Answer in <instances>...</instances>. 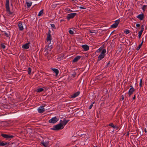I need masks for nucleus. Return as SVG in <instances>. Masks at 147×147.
Returning <instances> with one entry per match:
<instances>
[{"mask_svg": "<svg viewBox=\"0 0 147 147\" xmlns=\"http://www.w3.org/2000/svg\"><path fill=\"white\" fill-rule=\"evenodd\" d=\"M63 128V126L62 124L60 123L55 125H54L53 128H51V129L54 130H57L59 129H61Z\"/></svg>", "mask_w": 147, "mask_h": 147, "instance_id": "f257e3e1", "label": "nucleus"}, {"mask_svg": "<svg viewBox=\"0 0 147 147\" xmlns=\"http://www.w3.org/2000/svg\"><path fill=\"white\" fill-rule=\"evenodd\" d=\"M51 31L50 30H49L47 35V41H49V45L48 47H49L52 46V45H50V44L51 43V41L52 40L51 36Z\"/></svg>", "mask_w": 147, "mask_h": 147, "instance_id": "f03ea898", "label": "nucleus"}, {"mask_svg": "<svg viewBox=\"0 0 147 147\" xmlns=\"http://www.w3.org/2000/svg\"><path fill=\"white\" fill-rule=\"evenodd\" d=\"M106 52V51L105 49L102 50L100 54L98 56V61H100L104 57Z\"/></svg>", "mask_w": 147, "mask_h": 147, "instance_id": "7ed1b4c3", "label": "nucleus"}, {"mask_svg": "<svg viewBox=\"0 0 147 147\" xmlns=\"http://www.w3.org/2000/svg\"><path fill=\"white\" fill-rule=\"evenodd\" d=\"M76 13H71L68 14L66 18L68 20H69L70 19L73 18L76 15Z\"/></svg>", "mask_w": 147, "mask_h": 147, "instance_id": "20e7f679", "label": "nucleus"}, {"mask_svg": "<svg viewBox=\"0 0 147 147\" xmlns=\"http://www.w3.org/2000/svg\"><path fill=\"white\" fill-rule=\"evenodd\" d=\"M5 7L6 8V10L10 14H11L12 13H10L9 7V0H6Z\"/></svg>", "mask_w": 147, "mask_h": 147, "instance_id": "39448f33", "label": "nucleus"}, {"mask_svg": "<svg viewBox=\"0 0 147 147\" xmlns=\"http://www.w3.org/2000/svg\"><path fill=\"white\" fill-rule=\"evenodd\" d=\"M58 119L56 117H53L51 119L49 120V123H54L57 121Z\"/></svg>", "mask_w": 147, "mask_h": 147, "instance_id": "423d86ee", "label": "nucleus"}, {"mask_svg": "<svg viewBox=\"0 0 147 147\" xmlns=\"http://www.w3.org/2000/svg\"><path fill=\"white\" fill-rule=\"evenodd\" d=\"M1 135L3 138L7 139L12 138L14 137V136L13 135H9L6 134H2Z\"/></svg>", "mask_w": 147, "mask_h": 147, "instance_id": "0eeeda50", "label": "nucleus"}, {"mask_svg": "<svg viewBox=\"0 0 147 147\" xmlns=\"http://www.w3.org/2000/svg\"><path fill=\"white\" fill-rule=\"evenodd\" d=\"M120 22V20L119 19L118 20L116 21H115V23L113 24V25H112L111 26V27L113 28H116L119 24V22Z\"/></svg>", "mask_w": 147, "mask_h": 147, "instance_id": "6e6552de", "label": "nucleus"}, {"mask_svg": "<svg viewBox=\"0 0 147 147\" xmlns=\"http://www.w3.org/2000/svg\"><path fill=\"white\" fill-rule=\"evenodd\" d=\"M130 87H131V88L130 89L129 91L128 94L129 96H130L135 90L132 86H131Z\"/></svg>", "mask_w": 147, "mask_h": 147, "instance_id": "1a4fd4ad", "label": "nucleus"}, {"mask_svg": "<svg viewBox=\"0 0 147 147\" xmlns=\"http://www.w3.org/2000/svg\"><path fill=\"white\" fill-rule=\"evenodd\" d=\"M82 57V56H76L73 60V62H77Z\"/></svg>", "mask_w": 147, "mask_h": 147, "instance_id": "9d476101", "label": "nucleus"}, {"mask_svg": "<svg viewBox=\"0 0 147 147\" xmlns=\"http://www.w3.org/2000/svg\"><path fill=\"white\" fill-rule=\"evenodd\" d=\"M82 47L84 51H87L89 49V47L87 45H82Z\"/></svg>", "mask_w": 147, "mask_h": 147, "instance_id": "9b49d317", "label": "nucleus"}, {"mask_svg": "<svg viewBox=\"0 0 147 147\" xmlns=\"http://www.w3.org/2000/svg\"><path fill=\"white\" fill-rule=\"evenodd\" d=\"M42 107H41L38 109V111L39 113H42L44 112L45 109Z\"/></svg>", "mask_w": 147, "mask_h": 147, "instance_id": "f8f14e48", "label": "nucleus"}, {"mask_svg": "<svg viewBox=\"0 0 147 147\" xmlns=\"http://www.w3.org/2000/svg\"><path fill=\"white\" fill-rule=\"evenodd\" d=\"M137 18L140 20H142L144 18V14L143 13L139 14L137 16Z\"/></svg>", "mask_w": 147, "mask_h": 147, "instance_id": "ddd939ff", "label": "nucleus"}, {"mask_svg": "<svg viewBox=\"0 0 147 147\" xmlns=\"http://www.w3.org/2000/svg\"><path fill=\"white\" fill-rule=\"evenodd\" d=\"M49 142H44L42 141L41 142V144H42L45 147H48V146L49 145Z\"/></svg>", "mask_w": 147, "mask_h": 147, "instance_id": "4468645a", "label": "nucleus"}, {"mask_svg": "<svg viewBox=\"0 0 147 147\" xmlns=\"http://www.w3.org/2000/svg\"><path fill=\"white\" fill-rule=\"evenodd\" d=\"M80 92L79 91H78L75 93H74V94H73V95H72L71 96V97L74 98L77 97V96H78L80 94Z\"/></svg>", "mask_w": 147, "mask_h": 147, "instance_id": "2eb2a0df", "label": "nucleus"}, {"mask_svg": "<svg viewBox=\"0 0 147 147\" xmlns=\"http://www.w3.org/2000/svg\"><path fill=\"white\" fill-rule=\"evenodd\" d=\"M29 44H30V43L28 42V43L26 44H25L24 45H23L22 46V48L23 49H28L29 48Z\"/></svg>", "mask_w": 147, "mask_h": 147, "instance_id": "dca6fc26", "label": "nucleus"}, {"mask_svg": "<svg viewBox=\"0 0 147 147\" xmlns=\"http://www.w3.org/2000/svg\"><path fill=\"white\" fill-rule=\"evenodd\" d=\"M18 28H19V30L20 31L22 30H23L24 28L22 23H20L19 24Z\"/></svg>", "mask_w": 147, "mask_h": 147, "instance_id": "f3484780", "label": "nucleus"}, {"mask_svg": "<svg viewBox=\"0 0 147 147\" xmlns=\"http://www.w3.org/2000/svg\"><path fill=\"white\" fill-rule=\"evenodd\" d=\"M52 70L55 73L56 76H57L59 73V71L58 69L55 68L52 69Z\"/></svg>", "mask_w": 147, "mask_h": 147, "instance_id": "a211bd4d", "label": "nucleus"}, {"mask_svg": "<svg viewBox=\"0 0 147 147\" xmlns=\"http://www.w3.org/2000/svg\"><path fill=\"white\" fill-rule=\"evenodd\" d=\"M7 144L8 143L7 142H5V143H4L3 142H1V140H0V146H4Z\"/></svg>", "mask_w": 147, "mask_h": 147, "instance_id": "6ab92c4d", "label": "nucleus"}, {"mask_svg": "<svg viewBox=\"0 0 147 147\" xmlns=\"http://www.w3.org/2000/svg\"><path fill=\"white\" fill-rule=\"evenodd\" d=\"M69 120H66L65 119H63V121L62 125H65L69 121Z\"/></svg>", "mask_w": 147, "mask_h": 147, "instance_id": "aec40b11", "label": "nucleus"}, {"mask_svg": "<svg viewBox=\"0 0 147 147\" xmlns=\"http://www.w3.org/2000/svg\"><path fill=\"white\" fill-rule=\"evenodd\" d=\"M123 1L122 0H119L118 3V5L119 6H121L122 4Z\"/></svg>", "mask_w": 147, "mask_h": 147, "instance_id": "412c9836", "label": "nucleus"}, {"mask_svg": "<svg viewBox=\"0 0 147 147\" xmlns=\"http://www.w3.org/2000/svg\"><path fill=\"white\" fill-rule=\"evenodd\" d=\"M143 31H142V30H141L138 32V37H139V39H140V38Z\"/></svg>", "mask_w": 147, "mask_h": 147, "instance_id": "4be33fe9", "label": "nucleus"}, {"mask_svg": "<svg viewBox=\"0 0 147 147\" xmlns=\"http://www.w3.org/2000/svg\"><path fill=\"white\" fill-rule=\"evenodd\" d=\"M43 13V10H41L40 12L38 14V16H40Z\"/></svg>", "mask_w": 147, "mask_h": 147, "instance_id": "5701e85b", "label": "nucleus"}, {"mask_svg": "<svg viewBox=\"0 0 147 147\" xmlns=\"http://www.w3.org/2000/svg\"><path fill=\"white\" fill-rule=\"evenodd\" d=\"M27 6L28 7H29L32 5V3L26 2Z\"/></svg>", "mask_w": 147, "mask_h": 147, "instance_id": "b1692460", "label": "nucleus"}, {"mask_svg": "<svg viewBox=\"0 0 147 147\" xmlns=\"http://www.w3.org/2000/svg\"><path fill=\"white\" fill-rule=\"evenodd\" d=\"M109 126L112 127L113 128H115L116 127V126H114L113 124V123H111L109 125Z\"/></svg>", "mask_w": 147, "mask_h": 147, "instance_id": "393cba45", "label": "nucleus"}, {"mask_svg": "<svg viewBox=\"0 0 147 147\" xmlns=\"http://www.w3.org/2000/svg\"><path fill=\"white\" fill-rule=\"evenodd\" d=\"M44 89L42 88H39L37 89V92H40L43 91Z\"/></svg>", "mask_w": 147, "mask_h": 147, "instance_id": "a878e982", "label": "nucleus"}, {"mask_svg": "<svg viewBox=\"0 0 147 147\" xmlns=\"http://www.w3.org/2000/svg\"><path fill=\"white\" fill-rule=\"evenodd\" d=\"M102 47L100 48L96 51V52L97 53H100V52L102 51Z\"/></svg>", "mask_w": 147, "mask_h": 147, "instance_id": "bb28decb", "label": "nucleus"}, {"mask_svg": "<svg viewBox=\"0 0 147 147\" xmlns=\"http://www.w3.org/2000/svg\"><path fill=\"white\" fill-rule=\"evenodd\" d=\"M31 69L30 67H28V74H31Z\"/></svg>", "mask_w": 147, "mask_h": 147, "instance_id": "cd10ccee", "label": "nucleus"}, {"mask_svg": "<svg viewBox=\"0 0 147 147\" xmlns=\"http://www.w3.org/2000/svg\"><path fill=\"white\" fill-rule=\"evenodd\" d=\"M147 7L146 5H143L142 7V9L143 10V11H144L145 9H146Z\"/></svg>", "mask_w": 147, "mask_h": 147, "instance_id": "c85d7f7f", "label": "nucleus"}, {"mask_svg": "<svg viewBox=\"0 0 147 147\" xmlns=\"http://www.w3.org/2000/svg\"><path fill=\"white\" fill-rule=\"evenodd\" d=\"M1 47L3 49H5V46L3 43L1 44Z\"/></svg>", "mask_w": 147, "mask_h": 147, "instance_id": "c756f323", "label": "nucleus"}, {"mask_svg": "<svg viewBox=\"0 0 147 147\" xmlns=\"http://www.w3.org/2000/svg\"><path fill=\"white\" fill-rule=\"evenodd\" d=\"M94 102H93L90 105V106H89V108H88L89 109H90L92 108V107L93 106V104H94Z\"/></svg>", "mask_w": 147, "mask_h": 147, "instance_id": "7c9ffc66", "label": "nucleus"}, {"mask_svg": "<svg viewBox=\"0 0 147 147\" xmlns=\"http://www.w3.org/2000/svg\"><path fill=\"white\" fill-rule=\"evenodd\" d=\"M142 79H141L140 81L139 86H140V87H142Z\"/></svg>", "mask_w": 147, "mask_h": 147, "instance_id": "2f4dec72", "label": "nucleus"}, {"mask_svg": "<svg viewBox=\"0 0 147 147\" xmlns=\"http://www.w3.org/2000/svg\"><path fill=\"white\" fill-rule=\"evenodd\" d=\"M142 45H141V44H140L139 45L138 47L137 48H136V50H139V49H140V47H141L142 46Z\"/></svg>", "mask_w": 147, "mask_h": 147, "instance_id": "473e14b6", "label": "nucleus"}, {"mask_svg": "<svg viewBox=\"0 0 147 147\" xmlns=\"http://www.w3.org/2000/svg\"><path fill=\"white\" fill-rule=\"evenodd\" d=\"M110 61H109L108 63H107V64L106 65L105 67L107 68L108 67H109V65L110 64Z\"/></svg>", "mask_w": 147, "mask_h": 147, "instance_id": "72a5a7b5", "label": "nucleus"}, {"mask_svg": "<svg viewBox=\"0 0 147 147\" xmlns=\"http://www.w3.org/2000/svg\"><path fill=\"white\" fill-rule=\"evenodd\" d=\"M69 33L70 34H74L73 31L71 30H69Z\"/></svg>", "mask_w": 147, "mask_h": 147, "instance_id": "f704fd0d", "label": "nucleus"}, {"mask_svg": "<svg viewBox=\"0 0 147 147\" xmlns=\"http://www.w3.org/2000/svg\"><path fill=\"white\" fill-rule=\"evenodd\" d=\"M124 32L126 34H127L129 32V31L128 30H126L125 31H124Z\"/></svg>", "mask_w": 147, "mask_h": 147, "instance_id": "c9c22d12", "label": "nucleus"}, {"mask_svg": "<svg viewBox=\"0 0 147 147\" xmlns=\"http://www.w3.org/2000/svg\"><path fill=\"white\" fill-rule=\"evenodd\" d=\"M65 10L67 11H69L70 12H72V11L69 8H67L65 9Z\"/></svg>", "mask_w": 147, "mask_h": 147, "instance_id": "e433bc0d", "label": "nucleus"}, {"mask_svg": "<svg viewBox=\"0 0 147 147\" xmlns=\"http://www.w3.org/2000/svg\"><path fill=\"white\" fill-rule=\"evenodd\" d=\"M144 25H142L141 26V30H142V31H143L144 30Z\"/></svg>", "mask_w": 147, "mask_h": 147, "instance_id": "4c0bfd02", "label": "nucleus"}, {"mask_svg": "<svg viewBox=\"0 0 147 147\" xmlns=\"http://www.w3.org/2000/svg\"><path fill=\"white\" fill-rule=\"evenodd\" d=\"M51 26L52 28H53L55 29L56 28L55 27V25L54 24H51Z\"/></svg>", "mask_w": 147, "mask_h": 147, "instance_id": "58836bf2", "label": "nucleus"}, {"mask_svg": "<svg viewBox=\"0 0 147 147\" xmlns=\"http://www.w3.org/2000/svg\"><path fill=\"white\" fill-rule=\"evenodd\" d=\"M136 26L137 27H139L140 26V25L139 24H137L136 25Z\"/></svg>", "mask_w": 147, "mask_h": 147, "instance_id": "ea45409f", "label": "nucleus"}, {"mask_svg": "<svg viewBox=\"0 0 147 147\" xmlns=\"http://www.w3.org/2000/svg\"><path fill=\"white\" fill-rule=\"evenodd\" d=\"M4 34H5V36H7V37L8 36V35L7 33L6 32H5L4 33Z\"/></svg>", "mask_w": 147, "mask_h": 147, "instance_id": "a19ab883", "label": "nucleus"}, {"mask_svg": "<svg viewBox=\"0 0 147 147\" xmlns=\"http://www.w3.org/2000/svg\"><path fill=\"white\" fill-rule=\"evenodd\" d=\"M94 31H95V30H90V33H96V32H94Z\"/></svg>", "mask_w": 147, "mask_h": 147, "instance_id": "79ce46f5", "label": "nucleus"}, {"mask_svg": "<svg viewBox=\"0 0 147 147\" xmlns=\"http://www.w3.org/2000/svg\"><path fill=\"white\" fill-rule=\"evenodd\" d=\"M48 52L47 51V52H46V53L45 54V55L46 56H47V55H48Z\"/></svg>", "mask_w": 147, "mask_h": 147, "instance_id": "37998d69", "label": "nucleus"}, {"mask_svg": "<svg viewBox=\"0 0 147 147\" xmlns=\"http://www.w3.org/2000/svg\"><path fill=\"white\" fill-rule=\"evenodd\" d=\"M135 98H136V95L135 94L134 95V97H133L132 99L133 100H135Z\"/></svg>", "mask_w": 147, "mask_h": 147, "instance_id": "c03bdc74", "label": "nucleus"}, {"mask_svg": "<svg viewBox=\"0 0 147 147\" xmlns=\"http://www.w3.org/2000/svg\"><path fill=\"white\" fill-rule=\"evenodd\" d=\"M76 74L75 73V74H72V76H73V77H75L76 76Z\"/></svg>", "mask_w": 147, "mask_h": 147, "instance_id": "a18cd8bd", "label": "nucleus"}, {"mask_svg": "<svg viewBox=\"0 0 147 147\" xmlns=\"http://www.w3.org/2000/svg\"><path fill=\"white\" fill-rule=\"evenodd\" d=\"M143 42H144V41H143V38L142 41L141 43L140 44H141V45H142V44L143 43Z\"/></svg>", "mask_w": 147, "mask_h": 147, "instance_id": "49530a36", "label": "nucleus"}, {"mask_svg": "<svg viewBox=\"0 0 147 147\" xmlns=\"http://www.w3.org/2000/svg\"><path fill=\"white\" fill-rule=\"evenodd\" d=\"M144 131L145 133H146L147 132V129H146V128H145L144 129Z\"/></svg>", "mask_w": 147, "mask_h": 147, "instance_id": "de8ad7c7", "label": "nucleus"}, {"mask_svg": "<svg viewBox=\"0 0 147 147\" xmlns=\"http://www.w3.org/2000/svg\"><path fill=\"white\" fill-rule=\"evenodd\" d=\"M80 9H84L85 8H84V7H80Z\"/></svg>", "mask_w": 147, "mask_h": 147, "instance_id": "09e8293b", "label": "nucleus"}, {"mask_svg": "<svg viewBox=\"0 0 147 147\" xmlns=\"http://www.w3.org/2000/svg\"><path fill=\"white\" fill-rule=\"evenodd\" d=\"M122 98H121V99H122V100H123L124 99V97L123 96V95L122 96Z\"/></svg>", "mask_w": 147, "mask_h": 147, "instance_id": "8fccbe9b", "label": "nucleus"}, {"mask_svg": "<svg viewBox=\"0 0 147 147\" xmlns=\"http://www.w3.org/2000/svg\"><path fill=\"white\" fill-rule=\"evenodd\" d=\"M84 134H81L79 136H84Z\"/></svg>", "mask_w": 147, "mask_h": 147, "instance_id": "3c124183", "label": "nucleus"}, {"mask_svg": "<svg viewBox=\"0 0 147 147\" xmlns=\"http://www.w3.org/2000/svg\"><path fill=\"white\" fill-rule=\"evenodd\" d=\"M48 49H47V48H46V49H45V51H46V50H47Z\"/></svg>", "mask_w": 147, "mask_h": 147, "instance_id": "603ef678", "label": "nucleus"}, {"mask_svg": "<svg viewBox=\"0 0 147 147\" xmlns=\"http://www.w3.org/2000/svg\"><path fill=\"white\" fill-rule=\"evenodd\" d=\"M126 135L127 136H128L129 135V134L128 132L127 134Z\"/></svg>", "mask_w": 147, "mask_h": 147, "instance_id": "864d4df0", "label": "nucleus"}, {"mask_svg": "<svg viewBox=\"0 0 147 147\" xmlns=\"http://www.w3.org/2000/svg\"><path fill=\"white\" fill-rule=\"evenodd\" d=\"M113 32H114V31H113V32L111 33V34H112L113 33Z\"/></svg>", "mask_w": 147, "mask_h": 147, "instance_id": "5fc2aeb1", "label": "nucleus"}, {"mask_svg": "<svg viewBox=\"0 0 147 147\" xmlns=\"http://www.w3.org/2000/svg\"><path fill=\"white\" fill-rule=\"evenodd\" d=\"M94 147H96V146H94Z\"/></svg>", "mask_w": 147, "mask_h": 147, "instance_id": "6e6d98bb", "label": "nucleus"}]
</instances>
